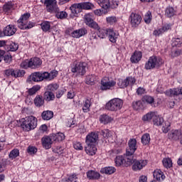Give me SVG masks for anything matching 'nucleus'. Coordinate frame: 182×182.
<instances>
[{"mask_svg":"<svg viewBox=\"0 0 182 182\" xmlns=\"http://www.w3.org/2000/svg\"><path fill=\"white\" fill-rule=\"evenodd\" d=\"M21 127L24 132H31L38 127V119L32 115L20 119Z\"/></svg>","mask_w":182,"mask_h":182,"instance_id":"obj_1","label":"nucleus"},{"mask_svg":"<svg viewBox=\"0 0 182 182\" xmlns=\"http://www.w3.org/2000/svg\"><path fill=\"white\" fill-rule=\"evenodd\" d=\"M29 18H31V13H25L21 15L16 21L18 28L21 31L32 29L35 26V23L29 21Z\"/></svg>","mask_w":182,"mask_h":182,"instance_id":"obj_2","label":"nucleus"},{"mask_svg":"<svg viewBox=\"0 0 182 182\" xmlns=\"http://www.w3.org/2000/svg\"><path fill=\"white\" fill-rule=\"evenodd\" d=\"M72 73H77L80 76H85L86 75V69L87 68V63L83 61H74L71 64Z\"/></svg>","mask_w":182,"mask_h":182,"instance_id":"obj_3","label":"nucleus"},{"mask_svg":"<svg viewBox=\"0 0 182 182\" xmlns=\"http://www.w3.org/2000/svg\"><path fill=\"white\" fill-rule=\"evenodd\" d=\"M123 107V100L120 98H114L107 102L105 109L109 112H117Z\"/></svg>","mask_w":182,"mask_h":182,"instance_id":"obj_4","label":"nucleus"},{"mask_svg":"<svg viewBox=\"0 0 182 182\" xmlns=\"http://www.w3.org/2000/svg\"><path fill=\"white\" fill-rule=\"evenodd\" d=\"M116 167H129L133 164V157L119 155L114 159Z\"/></svg>","mask_w":182,"mask_h":182,"instance_id":"obj_5","label":"nucleus"},{"mask_svg":"<svg viewBox=\"0 0 182 182\" xmlns=\"http://www.w3.org/2000/svg\"><path fill=\"white\" fill-rule=\"evenodd\" d=\"M136 83V78L134 77L129 76L125 79L119 78L117 80V86L119 87V89H126V87H133Z\"/></svg>","mask_w":182,"mask_h":182,"instance_id":"obj_6","label":"nucleus"},{"mask_svg":"<svg viewBox=\"0 0 182 182\" xmlns=\"http://www.w3.org/2000/svg\"><path fill=\"white\" fill-rule=\"evenodd\" d=\"M162 59L158 58L156 55H152L149 57L148 61L145 63L144 68L146 70H150L160 66V64L162 63Z\"/></svg>","mask_w":182,"mask_h":182,"instance_id":"obj_7","label":"nucleus"},{"mask_svg":"<svg viewBox=\"0 0 182 182\" xmlns=\"http://www.w3.org/2000/svg\"><path fill=\"white\" fill-rule=\"evenodd\" d=\"M137 150V140L136 139H130L128 141V148L126 150L127 157H132Z\"/></svg>","mask_w":182,"mask_h":182,"instance_id":"obj_8","label":"nucleus"},{"mask_svg":"<svg viewBox=\"0 0 182 182\" xmlns=\"http://www.w3.org/2000/svg\"><path fill=\"white\" fill-rule=\"evenodd\" d=\"M98 4L100 6H101V8L105 11L109 9L110 6L114 9H116L117 6H119V1L116 0H112V1H110V0H99Z\"/></svg>","mask_w":182,"mask_h":182,"instance_id":"obj_9","label":"nucleus"},{"mask_svg":"<svg viewBox=\"0 0 182 182\" xmlns=\"http://www.w3.org/2000/svg\"><path fill=\"white\" fill-rule=\"evenodd\" d=\"M141 16L137 13L132 12L129 16V21L132 28H139V25L141 23Z\"/></svg>","mask_w":182,"mask_h":182,"instance_id":"obj_10","label":"nucleus"},{"mask_svg":"<svg viewBox=\"0 0 182 182\" xmlns=\"http://www.w3.org/2000/svg\"><path fill=\"white\" fill-rule=\"evenodd\" d=\"M43 4L46 6L47 12L53 14L58 9V1L56 0H44Z\"/></svg>","mask_w":182,"mask_h":182,"instance_id":"obj_11","label":"nucleus"},{"mask_svg":"<svg viewBox=\"0 0 182 182\" xmlns=\"http://www.w3.org/2000/svg\"><path fill=\"white\" fill-rule=\"evenodd\" d=\"M107 79L109 78L105 77L101 80L100 90H110L112 87H114V86H116V81H107Z\"/></svg>","mask_w":182,"mask_h":182,"instance_id":"obj_12","label":"nucleus"},{"mask_svg":"<svg viewBox=\"0 0 182 182\" xmlns=\"http://www.w3.org/2000/svg\"><path fill=\"white\" fill-rule=\"evenodd\" d=\"M99 140V134L97 132L89 133L85 138L86 144H96Z\"/></svg>","mask_w":182,"mask_h":182,"instance_id":"obj_13","label":"nucleus"},{"mask_svg":"<svg viewBox=\"0 0 182 182\" xmlns=\"http://www.w3.org/2000/svg\"><path fill=\"white\" fill-rule=\"evenodd\" d=\"M146 166H147V160H136L132 165V170L134 171H140V170H142Z\"/></svg>","mask_w":182,"mask_h":182,"instance_id":"obj_14","label":"nucleus"},{"mask_svg":"<svg viewBox=\"0 0 182 182\" xmlns=\"http://www.w3.org/2000/svg\"><path fill=\"white\" fill-rule=\"evenodd\" d=\"M171 29V23H166L161 28L154 30L153 32L154 36H160L164 32H168Z\"/></svg>","mask_w":182,"mask_h":182,"instance_id":"obj_15","label":"nucleus"},{"mask_svg":"<svg viewBox=\"0 0 182 182\" xmlns=\"http://www.w3.org/2000/svg\"><path fill=\"white\" fill-rule=\"evenodd\" d=\"M181 130L173 129L168 133V139L174 141L181 139Z\"/></svg>","mask_w":182,"mask_h":182,"instance_id":"obj_16","label":"nucleus"},{"mask_svg":"<svg viewBox=\"0 0 182 182\" xmlns=\"http://www.w3.org/2000/svg\"><path fill=\"white\" fill-rule=\"evenodd\" d=\"M107 36H108V39L112 43H116V42H117V38H119V33L116 31L114 28H108Z\"/></svg>","mask_w":182,"mask_h":182,"instance_id":"obj_17","label":"nucleus"},{"mask_svg":"<svg viewBox=\"0 0 182 182\" xmlns=\"http://www.w3.org/2000/svg\"><path fill=\"white\" fill-rule=\"evenodd\" d=\"M165 95L169 97H178L182 95V90L181 88L169 89L165 92Z\"/></svg>","mask_w":182,"mask_h":182,"instance_id":"obj_18","label":"nucleus"},{"mask_svg":"<svg viewBox=\"0 0 182 182\" xmlns=\"http://www.w3.org/2000/svg\"><path fill=\"white\" fill-rule=\"evenodd\" d=\"M85 35H87V29L85 27L74 30L73 33V36L75 39H79Z\"/></svg>","mask_w":182,"mask_h":182,"instance_id":"obj_19","label":"nucleus"},{"mask_svg":"<svg viewBox=\"0 0 182 182\" xmlns=\"http://www.w3.org/2000/svg\"><path fill=\"white\" fill-rule=\"evenodd\" d=\"M5 49L7 52H16L19 49V44L14 41H6Z\"/></svg>","mask_w":182,"mask_h":182,"instance_id":"obj_20","label":"nucleus"},{"mask_svg":"<svg viewBox=\"0 0 182 182\" xmlns=\"http://www.w3.org/2000/svg\"><path fill=\"white\" fill-rule=\"evenodd\" d=\"M16 31L17 29L15 26L9 24L4 28L3 32L4 36H13V35L16 33Z\"/></svg>","mask_w":182,"mask_h":182,"instance_id":"obj_21","label":"nucleus"},{"mask_svg":"<svg viewBox=\"0 0 182 182\" xmlns=\"http://www.w3.org/2000/svg\"><path fill=\"white\" fill-rule=\"evenodd\" d=\"M86 146H85V152L88 154V156H95L97 151V148L96 147V144H86Z\"/></svg>","mask_w":182,"mask_h":182,"instance_id":"obj_22","label":"nucleus"},{"mask_svg":"<svg viewBox=\"0 0 182 182\" xmlns=\"http://www.w3.org/2000/svg\"><path fill=\"white\" fill-rule=\"evenodd\" d=\"M29 65L31 69L41 68V65H42V60L38 57H34L29 60Z\"/></svg>","mask_w":182,"mask_h":182,"instance_id":"obj_23","label":"nucleus"},{"mask_svg":"<svg viewBox=\"0 0 182 182\" xmlns=\"http://www.w3.org/2000/svg\"><path fill=\"white\" fill-rule=\"evenodd\" d=\"M70 11H71L72 15L73 16H77L80 12H82V6H80V3L73 4L70 7Z\"/></svg>","mask_w":182,"mask_h":182,"instance_id":"obj_24","label":"nucleus"},{"mask_svg":"<svg viewBox=\"0 0 182 182\" xmlns=\"http://www.w3.org/2000/svg\"><path fill=\"white\" fill-rule=\"evenodd\" d=\"M53 139H52V136L49 137L48 136H43L41 139V143H42V146L44 149H46V150H48V149H50V147H52V143Z\"/></svg>","mask_w":182,"mask_h":182,"instance_id":"obj_25","label":"nucleus"},{"mask_svg":"<svg viewBox=\"0 0 182 182\" xmlns=\"http://www.w3.org/2000/svg\"><path fill=\"white\" fill-rule=\"evenodd\" d=\"M143 58V54L141 51L135 50L130 58V62L132 63H139Z\"/></svg>","mask_w":182,"mask_h":182,"instance_id":"obj_26","label":"nucleus"},{"mask_svg":"<svg viewBox=\"0 0 182 182\" xmlns=\"http://www.w3.org/2000/svg\"><path fill=\"white\" fill-rule=\"evenodd\" d=\"M14 6L15 4L12 1L6 2L2 7L3 12L6 14V15H9L14 11Z\"/></svg>","mask_w":182,"mask_h":182,"instance_id":"obj_27","label":"nucleus"},{"mask_svg":"<svg viewBox=\"0 0 182 182\" xmlns=\"http://www.w3.org/2000/svg\"><path fill=\"white\" fill-rule=\"evenodd\" d=\"M53 111L50 110H44L41 114V117L42 120H44V122H49V120L53 119Z\"/></svg>","mask_w":182,"mask_h":182,"instance_id":"obj_28","label":"nucleus"},{"mask_svg":"<svg viewBox=\"0 0 182 182\" xmlns=\"http://www.w3.org/2000/svg\"><path fill=\"white\" fill-rule=\"evenodd\" d=\"M154 178H155L156 181H164V179L166 178L164 172H162L160 169L155 170L154 171Z\"/></svg>","mask_w":182,"mask_h":182,"instance_id":"obj_29","label":"nucleus"},{"mask_svg":"<svg viewBox=\"0 0 182 182\" xmlns=\"http://www.w3.org/2000/svg\"><path fill=\"white\" fill-rule=\"evenodd\" d=\"M87 177L88 180H99L100 173L96 171L90 170L87 172Z\"/></svg>","mask_w":182,"mask_h":182,"instance_id":"obj_30","label":"nucleus"},{"mask_svg":"<svg viewBox=\"0 0 182 182\" xmlns=\"http://www.w3.org/2000/svg\"><path fill=\"white\" fill-rule=\"evenodd\" d=\"M99 120L100 123H102V124H109V123H112V122H113V118L106 114H103L100 116Z\"/></svg>","mask_w":182,"mask_h":182,"instance_id":"obj_31","label":"nucleus"},{"mask_svg":"<svg viewBox=\"0 0 182 182\" xmlns=\"http://www.w3.org/2000/svg\"><path fill=\"white\" fill-rule=\"evenodd\" d=\"M28 79H30L31 82H42V73H33L29 76Z\"/></svg>","mask_w":182,"mask_h":182,"instance_id":"obj_32","label":"nucleus"},{"mask_svg":"<svg viewBox=\"0 0 182 182\" xmlns=\"http://www.w3.org/2000/svg\"><path fill=\"white\" fill-rule=\"evenodd\" d=\"M33 103L36 107H42L45 105V99L42 95H36L34 98Z\"/></svg>","mask_w":182,"mask_h":182,"instance_id":"obj_33","label":"nucleus"},{"mask_svg":"<svg viewBox=\"0 0 182 182\" xmlns=\"http://www.w3.org/2000/svg\"><path fill=\"white\" fill-rule=\"evenodd\" d=\"M108 32L109 28H102L100 27L97 30V36L100 38V39H106Z\"/></svg>","mask_w":182,"mask_h":182,"instance_id":"obj_34","label":"nucleus"},{"mask_svg":"<svg viewBox=\"0 0 182 182\" xmlns=\"http://www.w3.org/2000/svg\"><path fill=\"white\" fill-rule=\"evenodd\" d=\"M100 173H102V174H113L116 173V168L113 166H106L101 168Z\"/></svg>","mask_w":182,"mask_h":182,"instance_id":"obj_35","label":"nucleus"},{"mask_svg":"<svg viewBox=\"0 0 182 182\" xmlns=\"http://www.w3.org/2000/svg\"><path fill=\"white\" fill-rule=\"evenodd\" d=\"M51 137L53 141H63L66 136H65V134L58 132L57 134H53Z\"/></svg>","mask_w":182,"mask_h":182,"instance_id":"obj_36","label":"nucleus"},{"mask_svg":"<svg viewBox=\"0 0 182 182\" xmlns=\"http://www.w3.org/2000/svg\"><path fill=\"white\" fill-rule=\"evenodd\" d=\"M90 106H92V101L90 100V99L87 98L83 102L82 112L84 113H87L88 112H90Z\"/></svg>","mask_w":182,"mask_h":182,"instance_id":"obj_37","label":"nucleus"},{"mask_svg":"<svg viewBox=\"0 0 182 182\" xmlns=\"http://www.w3.org/2000/svg\"><path fill=\"white\" fill-rule=\"evenodd\" d=\"M13 73H14V77L15 79H18V77H23L25 76V72L24 70H21L18 68H13Z\"/></svg>","mask_w":182,"mask_h":182,"instance_id":"obj_38","label":"nucleus"},{"mask_svg":"<svg viewBox=\"0 0 182 182\" xmlns=\"http://www.w3.org/2000/svg\"><path fill=\"white\" fill-rule=\"evenodd\" d=\"M44 100H46V102H52L55 100V94L49 90L45 92Z\"/></svg>","mask_w":182,"mask_h":182,"instance_id":"obj_39","label":"nucleus"},{"mask_svg":"<svg viewBox=\"0 0 182 182\" xmlns=\"http://www.w3.org/2000/svg\"><path fill=\"white\" fill-rule=\"evenodd\" d=\"M53 13L55 14V16L58 19H66V18H68V13L63 11H59V8L58 7L56 11H54Z\"/></svg>","mask_w":182,"mask_h":182,"instance_id":"obj_40","label":"nucleus"},{"mask_svg":"<svg viewBox=\"0 0 182 182\" xmlns=\"http://www.w3.org/2000/svg\"><path fill=\"white\" fill-rule=\"evenodd\" d=\"M141 100L144 103H147V105H151V106H153V105H154V97L150 95L143 96Z\"/></svg>","mask_w":182,"mask_h":182,"instance_id":"obj_41","label":"nucleus"},{"mask_svg":"<svg viewBox=\"0 0 182 182\" xmlns=\"http://www.w3.org/2000/svg\"><path fill=\"white\" fill-rule=\"evenodd\" d=\"M150 134L146 133L144 134L141 138V142L142 143L143 146H147V144H150Z\"/></svg>","mask_w":182,"mask_h":182,"instance_id":"obj_42","label":"nucleus"},{"mask_svg":"<svg viewBox=\"0 0 182 182\" xmlns=\"http://www.w3.org/2000/svg\"><path fill=\"white\" fill-rule=\"evenodd\" d=\"M174 15H176V10H174V8L168 6L165 10V16H167V18H172Z\"/></svg>","mask_w":182,"mask_h":182,"instance_id":"obj_43","label":"nucleus"},{"mask_svg":"<svg viewBox=\"0 0 182 182\" xmlns=\"http://www.w3.org/2000/svg\"><path fill=\"white\" fill-rule=\"evenodd\" d=\"M41 90V85H34L33 87L28 90L27 93L29 96H33V95H36V92Z\"/></svg>","mask_w":182,"mask_h":182,"instance_id":"obj_44","label":"nucleus"},{"mask_svg":"<svg viewBox=\"0 0 182 182\" xmlns=\"http://www.w3.org/2000/svg\"><path fill=\"white\" fill-rule=\"evenodd\" d=\"M164 123V119L163 117L155 116L153 119V124L154 126H163Z\"/></svg>","mask_w":182,"mask_h":182,"instance_id":"obj_45","label":"nucleus"},{"mask_svg":"<svg viewBox=\"0 0 182 182\" xmlns=\"http://www.w3.org/2000/svg\"><path fill=\"white\" fill-rule=\"evenodd\" d=\"M117 17L114 16H108L106 18V22L108 25H116L117 23Z\"/></svg>","mask_w":182,"mask_h":182,"instance_id":"obj_46","label":"nucleus"},{"mask_svg":"<svg viewBox=\"0 0 182 182\" xmlns=\"http://www.w3.org/2000/svg\"><path fill=\"white\" fill-rule=\"evenodd\" d=\"M58 89H59V84L56 82H53L47 86V90L52 92L53 93V92H56Z\"/></svg>","mask_w":182,"mask_h":182,"instance_id":"obj_47","label":"nucleus"},{"mask_svg":"<svg viewBox=\"0 0 182 182\" xmlns=\"http://www.w3.org/2000/svg\"><path fill=\"white\" fill-rule=\"evenodd\" d=\"M43 32H48L50 30V22L43 21L41 23Z\"/></svg>","mask_w":182,"mask_h":182,"instance_id":"obj_48","label":"nucleus"},{"mask_svg":"<svg viewBox=\"0 0 182 182\" xmlns=\"http://www.w3.org/2000/svg\"><path fill=\"white\" fill-rule=\"evenodd\" d=\"M162 163L164 167L166 168H170L171 167H173V161L170 158L164 159Z\"/></svg>","mask_w":182,"mask_h":182,"instance_id":"obj_49","label":"nucleus"},{"mask_svg":"<svg viewBox=\"0 0 182 182\" xmlns=\"http://www.w3.org/2000/svg\"><path fill=\"white\" fill-rule=\"evenodd\" d=\"M132 107L134 110H140L143 109V102L141 100L134 101L132 102Z\"/></svg>","mask_w":182,"mask_h":182,"instance_id":"obj_50","label":"nucleus"},{"mask_svg":"<svg viewBox=\"0 0 182 182\" xmlns=\"http://www.w3.org/2000/svg\"><path fill=\"white\" fill-rule=\"evenodd\" d=\"M151 19H153V16L151 15V11H148L144 17V21L145 23H151Z\"/></svg>","mask_w":182,"mask_h":182,"instance_id":"obj_51","label":"nucleus"},{"mask_svg":"<svg viewBox=\"0 0 182 182\" xmlns=\"http://www.w3.org/2000/svg\"><path fill=\"white\" fill-rule=\"evenodd\" d=\"M80 6H81V10L82 11L83 9L85 10V11H89L90 9H92V6H93L92 3H90V2H82V3H80Z\"/></svg>","mask_w":182,"mask_h":182,"instance_id":"obj_52","label":"nucleus"},{"mask_svg":"<svg viewBox=\"0 0 182 182\" xmlns=\"http://www.w3.org/2000/svg\"><path fill=\"white\" fill-rule=\"evenodd\" d=\"M19 156V149H14L11 151L9 157V159H11V160H14V159H16V157Z\"/></svg>","mask_w":182,"mask_h":182,"instance_id":"obj_53","label":"nucleus"},{"mask_svg":"<svg viewBox=\"0 0 182 182\" xmlns=\"http://www.w3.org/2000/svg\"><path fill=\"white\" fill-rule=\"evenodd\" d=\"M154 112H148L146 114L144 115L142 117L143 122H150L153 117H154Z\"/></svg>","mask_w":182,"mask_h":182,"instance_id":"obj_54","label":"nucleus"},{"mask_svg":"<svg viewBox=\"0 0 182 182\" xmlns=\"http://www.w3.org/2000/svg\"><path fill=\"white\" fill-rule=\"evenodd\" d=\"M59 73L55 70H51L50 73H48V81L50 82V80H53V79L57 77Z\"/></svg>","mask_w":182,"mask_h":182,"instance_id":"obj_55","label":"nucleus"},{"mask_svg":"<svg viewBox=\"0 0 182 182\" xmlns=\"http://www.w3.org/2000/svg\"><path fill=\"white\" fill-rule=\"evenodd\" d=\"M63 150H65V148L60 146H58L53 148V153H55L56 154H63Z\"/></svg>","mask_w":182,"mask_h":182,"instance_id":"obj_56","label":"nucleus"},{"mask_svg":"<svg viewBox=\"0 0 182 182\" xmlns=\"http://www.w3.org/2000/svg\"><path fill=\"white\" fill-rule=\"evenodd\" d=\"M27 153L31 156L33 154H36V153H38V149L35 146H29L27 149Z\"/></svg>","mask_w":182,"mask_h":182,"instance_id":"obj_57","label":"nucleus"},{"mask_svg":"<svg viewBox=\"0 0 182 182\" xmlns=\"http://www.w3.org/2000/svg\"><path fill=\"white\" fill-rule=\"evenodd\" d=\"M182 42L180 38H176L172 41V46H176V48H181Z\"/></svg>","mask_w":182,"mask_h":182,"instance_id":"obj_58","label":"nucleus"},{"mask_svg":"<svg viewBox=\"0 0 182 182\" xmlns=\"http://www.w3.org/2000/svg\"><path fill=\"white\" fill-rule=\"evenodd\" d=\"M3 59L5 63H11L12 62V55L11 54H4L3 55Z\"/></svg>","mask_w":182,"mask_h":182,"instance_id":"obj_59","label":"nucleus"},{"mask_svg":"<svg viewBox=\"0 0 182 182\" xmlns=\"http://www.w3.org/2000/svg\"><path fill=\"white\" fill-rule=\"evenodd\" d=\"M67 182H77V175L73 173L68 176V179L66 180Z\"/></svg>","mask_w":182,"mask_h":182,"instance_id":"obj_60","label":"nucleus"},{"mask_svg":"<svg viewBox=\"0 0 182 182\" xmlns=\"http://www.w3.org/2000/svg\"><path fill=\"white\" fill-rule=\"evenodd\" d=\"M4 73L7 77H14V68L5 70Z\"/></svg>","mask_w":182,"mask_h":182,"instance_id":"obj_61","label":"nucleus"},{"mask_svg":"<svg viewBox=\"0 0 182 182\" xmlns=\"http://www.w3.org/2000/svg\"><path fill=\"white\" fill-rule=\"evenodd\" d=\"M170 122H165V126L162 127L163 133H168V132L170 131Z\"/></svg>","mask_w":182,"mask_h":182,"instance_id":"obj_62","label":"nucleus"},{"mask_svg":"<svg viewBox=\"0 0 182 182\" xmlns=\"http://www.w3.org/2000/svg\"><path fill=\"white\" fill-rule=\"evenodd\" d=\"M73 147L75 150H83V145H82V143L79 141H75L73 143Z\"/></svg>","mask_w":182,"mask_h":182,"instance_id":"obj_63","label":"nucleus"},{"mask_svg":"<svg viewBox=\"0 0 182 182\" xmlns=\"http://www.w3.org/2000/svg\"><path fill=\"white\" fill-rule=\"evenodd\" d=\"M20 66L22 69H28V68H31V65L29 64V60H26L23 61Z\"/></svg>","mask_w":182,"mask_h":182,"instance_id":"obj_64","label":"nucleus"}]
</instances>
